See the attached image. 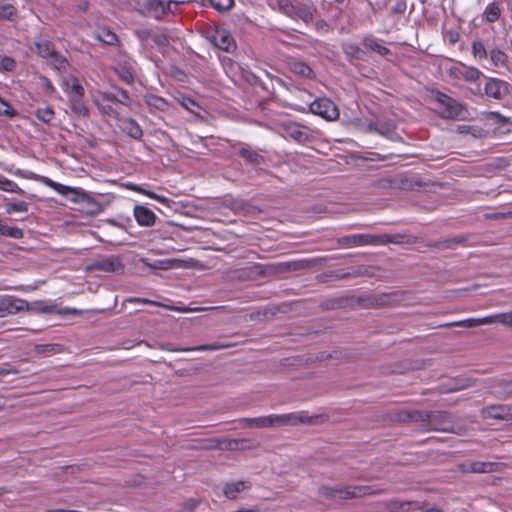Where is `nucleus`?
<instances>
[{"label":"nucleus","mask_w":512,"mask_h":512,"mask_svg":"<svg viewBox=\"0 0 512 512\" xmlns=\"http://www.w3.org/2000/svg\"><path fill=\"white\" fill-rule=\"evenodd\" d=\"M318 416H308L298 413L283 415H268L256 418H242L239 420L242 427H273V426H295L297 424H315Z\"/></svg>","instance_id":"obj_1"},{"label":"nucleus","mask_w":512,"mask_h":512,"mask_svg":"<svg viewBox=\"0 0 512 512\" xmlns=\"http://www.w3.org/2000/svg\"><path fill=\"white\" fill-rule=\"evenodd\" d=\"M431 98L437 102L440 107V118L446 120H464L466 118L468 110L465 105L458 100L439 90H432Z\"/></svg>","instance_id":"obj_2"},{"label":"nucleus","mask_w":512,"mask_h":512,"mask_svg":"<svg viewBox=\"0 0 512 512\" xmlns=\"http://www.w3.org/2000/svg\"><path fill=\"white\" fill-rule=\"evenodd\" d=\"M31 50L39 57L48 60L49 64L57 71L66 70L69 66L68 60L56 50L55 45L41 36L35 39Z\"/></svg>","instance_id":"obj_3"},{"label":"nucleus","mask_w":512,"mask_h":512,"mask_svg":"<svg viewBox=\"0 0 512 512\" xmlns=\"http://www.w3.org/2000/svg\"><path fill=\"white\" fill-rule=\"evenodd\" d=\"M384 489L370 485H338L337 498L341 500L357 499L366 496L380 495Z\"/></svg>","instance_id":"obj_4"},{"label":"nucleus","mask_w":512,"mask_h":512,"mask_svg":"<svg viewBox=\"0 0 512 512\" xmlns=\"http://www.w3.org/2000/svg\"><path fill=\"white\" fill-rule=\"evenodd\" d=\"M177 2L173 0H146L142 6V12L148 17L161 19L167 12L172 11V7H177Z\"/></svg>","instance_id":"obj_5"},{"label":"nucleus","mask_w":512,"mask_h":512,"mask_svg":"<svg viewBox=\"0 0 512 512\" xmlns=\"http://www.w3.org/2000/svg\"><path fill=\"white\" fill-rule=\"evenodd\" d=\"M431 417L447 418V412H426L421 410H400L395 414V420L399 422H428Z\"/></svg>","instance_id":"obj_6"},{"label":"nucleus","mask_w":512,"mask_h":512,"mask_svg":"<svg viewBox=\"0 0 512 512\" xmlns=\"http://www.w3.org/2000/svg\"><path fill=\"white\" fill-rule=\"evenodd\" d=\"M310 111L327 120H335L339 117V110L336 105L328 98L315 99L310 104Z\"/></svg>","instance_id":"obj_7"},{"label":"nucleus","mask_w":512,"mask_h":512,"mask_svg":"<svg viewBox=\"0 0 512 512\" xmlns=\"http://www.w3.org/2000/svg\"><path fill=\"white\" fill-rule=\"evenodd\" d=\"M483 419L512 421V404H492L480 410Z\"/></svg>","instance_id":"obj_8"},{"label":"nucleus","mask_w":512,"mask_h":512,"mask_svg":"<svg viewBox=\"0 0 512 512\" xmlns=\"http://www.w3.org/2000/svg\"><path fill=\"white\" fill-rule=\"evenodd\" d=\"M449 75L457 80H464L466 82H475L483 76V73L476 67L466 66L459 63L457 66H452L448 70Z\"/></svg>","instance_id":"obj_9"},{"label":"nucleus","mask_w":512,"mask_h":512,"mask_svg":"<svg viewBox=\"0 0 512 512\" xmlns=\"http://www.w3.org/2000/svg\"><path fill=\"white\" fill-rule=\"evenodd\" d=\"M26 307H28V302L24 299L11 295L2 296L0 297V318L16 314Z\"/></svg>","instance_id":"obj_10"},{"label":"nucleus","mask_w":512,"mask_h":512,"mask_svg":"<svg viewBox=\"0 0 512 512\" xmlns=\"http://www.w3.org/2000/svg\"><path fill=\"white\" fill-rule=\"evenodd\" d=\"M484 91L488 97L500 100L509 94V84L498 78H488Z\"/></svg>","instance_id":"obj_11"},{"label":"nucleus","mask_w":512,"mask_h":512,"mask_svg":"<svg viewBox=\"0 0 512 512\" xmlns=\"http://www.w3.org/2000/svg\"><path fill=\"white\" fill-rule=\"evenodd\" d=\"M501 465V463L497 462L474 461L460 464L459 470L462 473H491L499 471Z\"/></svg>","instance_id":"obj_12"},{"label":"nucleus","mask_w":512,"mask_h":512,"mask_svg":"<svg viewBox=\"0 0 512 512\" xmlns=\"http://www.w3.org/2000/svg\"><path fill=\"white\" fill-rule=\"evenodd\" d=\"M94 103L102 114L119 119V112L108 92H99Z\"/></svg>","instance_id":"obj_13"},{"label":"nucleus","mask_w":512,"mask_h":512,"mask_svg":"<svg viewBox=\"0 0 512 512\" xmlns=\"http://www.w3.org/2000/svg\"><path fill=\"white\" fill-rule=\"evenodd\" d=\"M498 322L497 314L486 316L483 318H469L465 320L455 321L440 324L438 327L440 328H450V327H463V328H474L480 325L492 324Z\"/></svg>","instance_id":"obj_14"},{"label":"nucleus","mask_w":512,"mask_h":512,"mask_svg":"<svg viewBox=\"0 0 512 512\" xmlns=\"http://www.w3.org/2000/svg\"><path fill=\"white\" fill-rule=\"evenodd\" d=\"M340 246H367L377 245L376 235L372 234H354L337 239Z\"/></svg>","instance_id":"obj_15"},{"label":"nucleus","mask_w":512,"mask_h":512,"mask_svg":"<svg viewBox=\"0 0 512 512\" xmlns=\"http://www.w3.org/2000/svg\"><path fill=\"white\" fill-rule=\"evenodd\" d=\"M92 268L106 273H123L124 265L116 256L106 257L92 264Z\"/></svg>","instance_id":"obj_16"},{"label":"nucleus","mask_w":512,"mask_h":512,"mask_svg":"<svg viewBox=\"0 0 512 512\" xmlns=\"http://www.w3.org/2000/svg\"><path fill=\"white\" fill-rule=\"evenodd\" d=\"M381 184L382 187H389L399 190H412L415 186H420V182L402 175H398L394 178L383 179Z\"/></svg>","instance_id":"obj_17"},{"label":"nucleus","mask_w":512,"mask_h":512,"mask_svg":"<svg viewBox=\"0 0 512 512\" xmlns=\"http://www.w3.org/2000/svg\"><path fill=\"white\" fill-rule=\"evenodd\" d=\"M74 197L71 200L82 203L86 209V212L91 215H96L102 211V206L88 193L83 190H79L72 193Z\"/></svg>","instance_id":"obj_18"},{"label":"nucleus","mask_w":512,"mask_h":512,"mask_svg":"<svg viewBox=\"0 0 512 512\" xmlns=\"http://www.w3.org/2000/svg\"><path fill=\"white\" fill-rule=\"evenodd\" d=\"M213 43L217 48L225 52H232L236 48L233 37L225 29L216 30L213 36Z\"/></svg>","instance_id":"obj_19"},{"label":"nucleus","mask_w":512,"mask_h":512,"mask_svg":"<svg viewBox=\"0 0 512 512\" xmlns=\"http://www.w3.org/2000/svg\"><path fill=\"white\" fill-rule=\"evenodd\" d=\"M134 217L140 226L151 227L155 224V213L143 205H136L134 207Z\"/></svg>","instance_id":"obj_20"},{"label":"nucleus","mask_w":512,"mask_h":512,"mask_svg":"<svg viewBox=\"0 0 512 512\" xmlns=\"http://www.w3.org/2000/svg\"><path fill=\"white\" fill-rule=\"evenodd\" d=\"M323 277H327L333 280H344L348 278H356L360 276H371L369 273V267L360 265L355 268L351 272H343L340 273L338 271H331L329 273L323 274Z\"/></svg>","instance_id":"obj_21"},{"label":"nucleus","mask_w":512,"mask_h":512,"mask_svg":"<svg viewBox=\"0 0 512 512\" xmlns=\"http://www.w3.org/2000/svg\"><path fill=\"white\" fill-rule=\"evenodd\" d=\"M118 127L122 132L129 135L131 138L139 140L143 136L141 126L132 118H120Z\"/></svg>","instance_id":"obj_22"},{"label":"nucleus","mask_w":512,"mask_h":512,"mask_svg":"<svg viewBox=\"0 0 512 512\" xmlns=\"http://www.w3.org/2000/svg\"><path fill=\"white\" fill-rule=\"evenodd\" d=\"M494 394L500 399L512 398V378L496 379L490 386Z\"/></svg>","instance_id":"obj_23"},{"label":"nucleus","mask_w":512,"mask_h":512,"mask_svg":"<svg viewBox=\"0 0 512 512\" xmlns=\"http://www.w3.org/2000/svg\"><path fill=\"white\" fill-rule=\"evenodd\" d=\"M143 100L152 113L156 111L167 112L170 108V104L166 99L152 93L145 94Z\"/></svg>","instance_id":"obj_24"},{"label":"nucleus","mask_w":512,"mask_h":512,"mask_svg":"<svg viewBox=\"0 0 512 512\" xmlns=\"http://www.w3.org/2000/svg\"><path fill=\"white\" fill-rule=\"evenodd\" d=\"M377 245H384L387 243L393 244H413L416 243V238L408 234H382L376 235Z\"/></svg>","instance_id":"obj_25"},{"label":"nucleus","mask_w":512,"mask_h":512,"mask_svg":"<svg viewBox=\"0 0 512 512\" xmlns=\"http://www.w3.org/2000/svg\"><path fill=\"white\" fill-rule=\"evenodd\" d=\"M285 132L288 137L298 143H305L309 140L308 129L296 123H291L285 127Z\"/></svg>","instance_id":"obj_26"},{"label":"nucleus","mask_w":512,"mask_h":512,"mask_svg":"<svg viewBox=\"0 0 512 512\" xmlns=\"http://www.w3.org/2000/svg\"><path fill=\"white\" fill-rule=\"evenodd\" d=\"M316 8L312 3H297L294 8L295 18L301 19L305 23H310L314 19Z\"/></svg>","instance_id":"obj_27"},{"label":"nucleus","mask_w":512,"mask_h":512,"mask_svg":"<svg viewBox=\"0 0 512 512\" xmlns=\"http://www.w3.org/2000/svg\"><path fill=\"white\" fill-rule=\"evenodd\" d=\"M238 154L244 158L249 164L259 166L264 164L265 158L261 154L258 153V151L252 149L248 145L242 146L238 150Z\"/></svg>","instance_id":"obj_28"},{"label":"nucleus","mask_w":512,"mask_h":512,"mask_svg":"<svg viewBox=\"0 0 512 512\" xmlns=\"http://www.w3.org/2000/svg\"><path fill=\"white\" fill-rule=\"evenodd\" d=\"M23 310L33 311L36 313L52 314V313H56L57 305H56V303H54L52 301L39 300V301H34L32 303L28 302V307L23 308Z\"/></svg>","instance_id":"obj_29"},{"label":"nucleus","mask_w":512,"mask_h":512,"mask_svg":"<svg viewBox=\"0 0 512 512\" xmlns=\"http://www.w3.org/2000/svg\"><path fill=\"white\" fill-rule=\"evenodd\" d=\"M288 66L289 70L295 75H298L303 78L313 77V70L305 62H302L297 59H292L289 61Z\"/></svg>","instance_id":"obj_30"},{"label":"nucleus","mask_w":512,"mask_h":512,"mask_svg":"<svg viewBox=\"0 0 512 512\" xmlns=\"http://www.w3.org/2000/svg\"><path fill=\"white\" fill-rule=\"evenodd\" d=\"M326 261V258H312V259H301L295 261H289L290 271H299L304 269H310L317 265H322Z\"/></svg>","instance_id":"obj_31"},{"label":"nucleus","mask_w":512,"mask_h":512,"mask_svg":"<svg viewBox=\"0 0 512 512\" xmlns=\"http://www.w3.org/2000/svg\"><path fill=\"white\" fill-rule=\"evenodd\" d=\"M250 484L244 481L227 483L223 488L224 495L229 499H236L237 495L245 489H249Z\"/></svg>","instance_id":"obj_32"},{"label":"nucleus","mask_w":512,"mask_h":512,"mask_svg":"<svg viewBox=\"0 0 512 512\" xmlns=\"http://www.w3.org/2000/svg\"><path fill=\"white\" fill-rule=\"evenodd\" d=\"M491 64L496 68H506L508 64V55L498 47H494L489 51Z\"/></svg>","instance_id":"obj_33"},{"label":"nucleus","mask_w":512,"mask_h":512,"mask_svg":"<svg viewBox=\"0 0 512 512\" xmlns=\"http://www.w3.org/2000/svg\"><path fill=\"white\" fill-rule=\"evenodd\" d=\"M365 48L370 49L376 53H378L381 56H386L390 53V50L380 44L377 39L372 35H367L363 38L362 41Z\"/></svg>","instance_id":"obj_34"},{"label":"nucleus","mask_w":512,"mask_h":512,"mask_svg":"<svg viewBox=\"0 0 512 512\" xmlns=\"http://www.w3.org/2000/svg\"><path fill=\"white\" fill-rule=\"evenodd\" d=\"M230 347V345H220V344H204L196 347L190 348H174V347H162V349L173 351V352H184V351H215Z\"/></svg>","instance_id":"obj_35"},{"label":"nucleus","mask_w":512,"mask_h":512,"mask_svg":"<svg viewBox=\"0 0 512 512\" xmlns=\"http://www.w3.org/2000/svg\"><path fill=\"white\" fill-rule=\"evenodd\" d=\"M70 108L71 110L82 117H88L89 109L83 101V96L80 97H70Z\"/></svg>","instance_id":"obj_36"},{"label":"nucleus","mask_w":512,"mask_h":512,"mask_svg":"<svg viewBox=\"0 0 512 512\" xmlns=\"http://www.w3.org/2000/svg\"><path fill=\"white\" fill-rule=\"evenodd\" d=\"M466 242V238L463 236H455L452 238L444 239L441 241L434 242L431 244V247L439 248V249H453L457 245L463 244Z\"/></svg>","instance_id":"obj_37"},{"label":"nucleus","mask_w":512,"mask_h":512,"mask_svg":"<svg viewBox=\"0 0 512 512\" xmlns=\"http://www.w3.org/2000/svg\"><path fill=\"white\" fill-rule=\"evenodd\" d=\"M501 15V9L498 3L492 2L485 8L483 12V16L485 20L489 23H494L498 21Z\"/></svg>","instance_id":"obj_38"},{"label":"nucleus","mask_w":512,"mask_h":512,"mask_svg":"<svg viewBox=\"0 0 512 512\" xmlns=\"http://www.w3.org/2000/svg\"><path fill=\"white\" fill-rule=\"evenodd\" d=\"M17 15V9L10 3L0 2V19L12 21Z\"/></svg>","instance_id":"obj_39"},{"label":"nucleus","mask_w":512,"mask_h":512,"mask_svg":"<svg viewBox=\"0 0 512 512\" xmlns=\"http://www.w3.org/2000/svg\"><path fill=\"white\" fill-rule=\"evenodd\" d=\"M146 37L150 39L159 47H167L169 45V38L163 32H154L151 30H145Z\"/></svg>","instance_id":"obj_40"},{"label":"nucleus","mask_w":512,"mask_h":512,"mask_svg":"<svg viewBox=\"0 0 512 512\" xmlns=\"http://www.w3.org/2000/svg\"><path fill=\"white\" fill-rule=\"evenodd\" d=\"M471 52L474 58L482 60L487 58L489 52L487 51L485 44L482 40H474L471 47Z\"/></svg>","instance_id":"obj_41"},{"label":"nucleus","mask_w":512,"mask_h":512,"mask_svg":"<svg viewBox=\"0 0 512 512\" xmlns=\"http://www.w3.org/2000/svg\"><path fill=\"white\" fill-rule=\"evenodd\" d=\"M34 350L38 354L51 355L62 352L63 348L60 344H38Z\"/></svg>","instance_id":"obj_42"},{"label":"nucleus","mask_w":512,"mask_h":512,"mask_svg":"<svg viewBox=\"0 0 512 512\" xmlns=\"http://www.w3.org/2000/svg\"><path fill=\"white\" fill-rule=\"evenodd\" d=\"M34 114L39 121L46 124L51 123L55 116L53 109L49 106L44 108H37Z\"/></svg>","instance_id":"obj_43"},{"label":"nucleus","mask_w":512,"mask_h":512,"mask_svg":"<svg viewBox=\"0 0 512 512\" xmlns=\"http://www.w3.org/2000/svg\"><path fill=\"white\" fill-rule=\"evenodd\" d=\"M0 189L7 192H13L20 195H24L25 192L15 182L8 178L0 175Z\"/></svg>","instance_id":"obj_44"},{"label":"nucleus","mask_w":512,"mask_h":512,"mask_svg":"<svg viewBox=\"0 0 512 512\" xmlns=\"http://www.w3.org/2000/svg\"><path fill=\"white\" fill-rule=\"evenodd\" d=\"M0 235L12 239H21L24 236L23 230L18 227H10L7 225H0Z\"/></svg>","instance_id":"obj_45"},{"label":"nucleus","mask_w":512,"mask_h":512,"mask_svg":"<svg viewBox=\"0 0 512 512\" xmlns=\"http://www.w3.org/2000/svg\"><path fill=\"white\" fill-rule=\"evenodd\" d=\"M42 181L47 186L53 188L55 191L65 195V196H68L71 193H75V189H73L71 187H68V186H65V185H62L60 183L54 182L53 180H51V179H49L47 177H42Z\"/></svg>","instance_id":"obj_46"},{"label":"nucleus","mask_w":512,"mask_h":512,"mask_svg":"<svg viewBox=\"0 0 512 512\" xmlns=\"http://www.w3.org/2000/svg\"><path fill=\"white\" fill-rule=\"evenodd\" d=\"M109 94L112 97V100L114 103L117 102V103H120L127 107L130 106V96L126 90H124L122 88H117L115 93H109Z\"/></svg>","instance_id":"obj_47"},{"label":"nucleus","mask_w":512,"mask_h":512,"mask_svg":"<svg viewBox=\"0 0 512 512\" xmlns=\"http://www.w3.org/2000/svg\"><path fill=\"white\" fill-rule=\"evenodd\" d=\"M29 205L24 201L15 202V203H7L5 205V211L7 214L13 213H25L28 211Z\"/></svg>","instance_id":"obj_48"},{"label":"nucleus","mask_w":512,"mask_h":512,"mask_svg":"<svg viewBox=\"0 0 512 512\" xmlns=\"http://www.w3.org/2000/svg\"><path fill=\"white\" fill-rule=\"evenodd\" d=\"M18 115L17 111L11 107V105L0 96V116L12 119Z\"/></svg>","instance_id":"obj_49"},{"label":"nucleus","mask_w":512,"mask_h":512,"mask_svg":"<svg viewBox=\"0 0 512 512\" xmlns=\"http://www.w3.org/2000/svg\"><path fill=\"white\" fill-rule=\"evenodd\" d=\"M475 384V380L471 378L465 379H455L453 381V387L450 389H445V391H460L469 387H472Z\"/></svg>","instance_id":"obj_50"},{"label":"nucleus","mask_w":512,"mask_h":512,"mask_svg":"<svg viewBox=\"0 0 512 512\" xmlns=\"http://www.w3.org/2000/svg\"><path fill=\"white\" fill-rule=\"evenodd\" d=\"M97 38L108 45H114L118 41L117 35L108 29L101 30L98 33Z\"/></svg>","instance_id":"obj_51"},{"label":"nucleus","mask_w":512,"mask_h":512,"mask_svg":"<svg viewBox=\"0 0 512 512\" xmlns=\"http://www.w3.org/2000/svg\"><path fill=\"white\" fill-rule=\"evenodd\" d=\"M412 502H402L399 500H392L388 503V509L391 512H408Z\"/></svg>","instance_id":"obj_52"},{"label":"nucleus","mask_w":512,"mask_h":512,"mask_svg":"<svg viewBox=\"0 0 512 512\" xmlns=\"http://www.w3.org/2000/svg\"><path fill=\"white\" fill-rule=\"evenodd\" d=\"M16 61L10 56H0V71L11 72L16 68Z\"/></svg>","instance_id":"obj_53"},{"label":"nucleus","mask_w":512,"mask_h":512,"mask_svg":"<svg viewBox=\"0 0 512 512\" xmlns=\"http://www.w3.org/2000/svg\"><path fill=\"white\" fill-rule=\"evenodd\" d=\"M209 2L219 12L228 11L234 5V0H209Z\"/></svg>","instance_id":"obj_54"},{"label":"nucleus","mask_w":512,"mask_h":512,"mask_svg":"<svg viewBox=\"0 0 512 512\" xmlns=\"http://www.w3.org/2000/svg\"><path fill=\"white\" fill-rule=\"evenodd\" d=\"M65 83L68 86L69 91L73 94L72 97L84 96V88L79 83L77 78H71V85L68 84V81H66Z\"/></svg>","instance_id":"obj_55"},{"label":"nucleus","mask_w":512,"mask_h":512,"mask_svg":"<svg viewBox=\"0 0 512 512\" xmlns=\"http://www.w3.org/2000/svg\"><path fill=\"white\" fill-rule=\"evenodd\" d=\"M337 486H321L318 489V494L326 499H336L337 498Z\"/></svg>","instance_id":"obj_56"},{"label":"nucleus","mask_w":512,"mask_h":512,"mask_svg":"<svg viewBox=\"0 0 512 512\" xmlns=\"http://www.w3.org/2000/svg\"><path fill=\"white\" fill-rule=\"evenodd\" d=\"M180 103L185 109L193 114H198L199 110L201 109L199 104L190 97H183Z\"/></svg>","instance_id":"obj_57"},{"label":"nucleus","mask_w":512,"mask_h":512,"mask_svg":"<svg viewBox=\"0 0 512 512\" xmlns=\"http://www.w3.org/2000/svg\"><path fill=\"white\" fill-rule=\"evenodd\" d=\"M449 418H450V414L448 413V417L447 418L443 419V418H439V417H431L428 420V422L430 423V425L435 426L436 430L448 431V428L444 427V424L449 422Z\"/></svg>","instance_id":"obj_58"},{"label":"nucleus","mask_w":512,"mask_h":512,"mask_svg":"<svg viewBox=\"0 0 512 512\" xmlns=\"http://www.w3.org/2000/svg\"><path fill=\"white\" fill-rule=\"evenodd\" d=\"M239 444H241V442H238V439H223L221 440L220 450H238L240 447Z\"/></svg>","instance_id":"obj_59"},{"label":"nucleus","mask_w":512,"mask_h":512,"mask_svg":"<svg viewBox=\"0 0 512 512\" xmlns=\"http://www.w3.org/2000/svg\"><path fill=\"white\" fill-rule=\"evenodd\" d=\"M343 51L348 56L358 57V54L361 52V49L357 44L346 43L343 45Z\"/></svg>","instance_id":"obj_60"},{"label":"nucleus","mask_w":512,"mask_h":512,"mask_svg":"<svg viewBox=\"0 0 512 512\" xmlns=\"http://www.w3.org/2000/svg\"><path fill=\"white\" fill-rule=\"evenodd\" d=\"M407 9L406 0H397L394 6L390 10L391 15H402Z\"/></svg>","instance_id":"obj_61"},{"label":"nucleus","mask_w":512,"mask_h":512,"mask_svg":"<svg viewBox=\"0 0 512 512\" xmlns=\"http://www.w3.org/2000/svg\"><path fill=\"white\" fill-rule=\"evenodd\" d=\"M220 446H221V440L217 439V438H212V439L205 440L202 443L201 448L205 449V450H217V449L220 450Z\"/></svg>","instance_id":"obj_62"},{"label":"nucleus","mask_w":512,"mask_h":512,"mask_svg":"<svg viewBox=\"0 0 512 512\" xmlns=\"http://www.w3.org/2000/svg\"><path fill=\"white\" fill-rule=\"evenodd\" d=\"M169 260H156L153 263H149L147 260H143L144 265L149 266L153 269L166 270L170 268Z\"/></svg>","instance_id":"obj_63"},{"label":"nucleus","mask_w":512,"mask_h":512,"mask_svg":"<svg viewBox=\"0 0 512 512\" xmlns=\"http://www.w3.org/2000/svg\"><path fill=\"white\" fill-rule=\"evenodd\" d=\"M118 75L123 81H125L128 84H132L134 82L133 74L126 67H121L118 70Z\"/></svg>","instance_id":"obj_64"}]
</instances>
